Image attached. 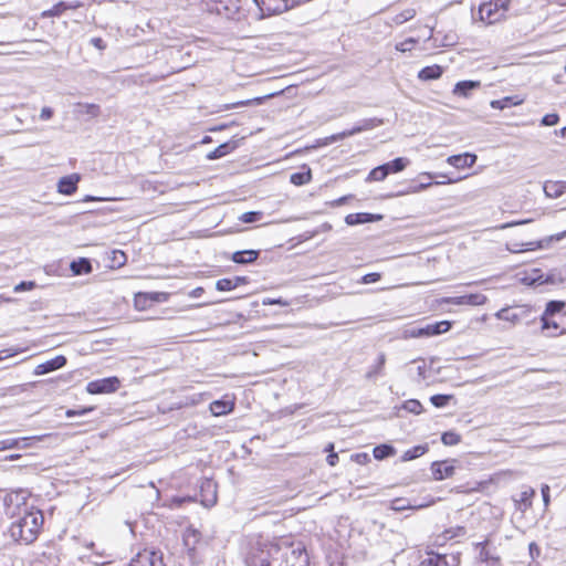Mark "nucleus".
<instances>
[{
	"instance_id": "nucleus-47",
	"label": "nucleus",
	"mask_w": 566,
	"mask_h": 566,
	"mask_svg": "<svg viewBox=\"0 0 566 566\" xmlns=\"http://www.w3.org/2000/svg\"><path fill=\"white\" fill-rule=\"evenodd\" d=\"M216 289L221 292L235 289V282L232 279H220L216 283Z\"/></svg>"
},
{
	"instance_id": "nucleus-38",
	"label": "nucleus",
	"mask_w": 566,
	"mask_h": 566,
	"mask_svg": "<svg viewBox=\"0 0 566 566\" xmlns=\"http://www.w3.org/2000/svg\"><path fill=\"white\" fill-rule=\"evenodd\" d=\"M395 454V448L389 444H380L374 449V457L377 460L386 459Z\"/></svg>"
},
{
	"instance_id": "nucleus-24",
	"label": "nucleus",
	"mask_w": 566,
	"mask_h": 566,
	"mask_svg": "<svg viewBox=\"0 0 566 566\" xmlns=\"http://www.w3.org/2000/svg\"><path fill=\"white\" fill-rule=\"evenodd\" d=\"M237 147L235 142H227L221 145H219L214 150L210 151L207 155V158L209 160L219 159L228 154H230L232 150H234Z\"/></svg>"
},
{
	"instance_id": "nucleus-43",
	"label": "nucleus",
	"mask_w": 566,
	"mask_h": 566,
	"mask_svg": "<svg viewBox=\"0 0 566 566\" xmlns=\"http://www.w3.org/2000/svg\"><path fill=\"white\" fill-rule=\"evenodd\" d=\"M402 408L410 413L419 415L422 412L423 408L419 400L409 399L403 402Z\"/></svg>"
},
{
	"instance_id": "nucleus-42",
	"label": "nucleus",
	"mask_w": 566,
	"mask_h": 566,
	"mask_svg": "<svg viewBox=\"0 0 566 566\" xmlns=\"http://www.w3.org/2000/svg\"><path fill=\"white\" fill-rule=\"evenodd\" d=\"M539 270L535 269L533 270L532 274L525 275L522 279V282L526 285H535V284H543L546 281L543 280V275L539 274Z\"/></svg>"
},
{
	"instance_id": "nucleus-53",
	"label": "nucleus",
	"mask_w": 566,
	"mask_h": 566,
	"mask_svg": "<svg viewBox=\"0 0 566 566\" xmlns=\"http://www.w3.org/2000/svg\"><path fill=\"white\" fill-rule=\"evenodd\" d=\"M558 120H559V116L555 113H552V114H546L542 118L541 123L544 126H554L558 123Z\"/></svg>"
},
{
	"instance_id": "nucleus-27",
	"label": "nucleus",
	"mask_w": 566,
	"mask_h": 566,
	"mask_svg": "<svg viewBox=\"0 0 566 566\" xmlns=\"http://www.w3.org/2000/svg\"><path fill=\"white\" fill-rule=\"evenodd\" d=\"M451 328V324L448 321L437 322L434 324H428L424 326L426 336L440 335L448 332Z\"/></svg>"
},
{
	"instance_id": "nucleus-13",
	"label": "nucleus",
	"mask_w": 566,
	"mask_h": 566,
	"mask_svg": "<svg viewBox=\"0 0 566 566\" xmlns=\"http://www.w3.org/2000/svg\"><path fill=\"white\" fill-rule=\"evenodd\" d=\"M535 495V490L531 486H525L521 493L514 497L515 507L521 512H525L532 506V499Z\"/></svg>"
},
{
	"instance_id": "nucleus-3",
	"label": "nucleus",
	"mask_w": 566,
	"mask_h": 566,
	"mask_svg": "<svg viewBox=\"0 0 566 566\" xmlns=\"http://www.w3.org/2000/svg\"><path fill=\"white\" fill-rule=\"evenodd\" d=\"M258 8L259 19L281 14L291 8V0H252Z\"/></svg>"
},
{
	"instance_id": "nucleus-54",
	"label": "nucleus",
	"mask_w": 566,
	"mask_h": 566,
	"mask_svg": "<svg viewBox=\"0 0 566 566\" xmlns=\"http://www.w3.org/2000/svg\"><path fill=\"white\" fill-rule=\"evenodd\" d=\"M263 305H281V306H289L290 305V302L286 301V300H283L281 297L279 298H271V297H266L263 300Z\"/></svg>"
},
{
	"instance_id": "nucleus-7",
	"label": "nucleus",
	"mask_w": 566,
	"mask_h": 566,
	"mask_svg": "<svg viewBox=\"0 0 566 566\" xmlns=\"http://www.w3.org/2000/svg\"><path fill=\"white\" fill-rule=\"evenodd\" d=\"M382 124V120L379 118H366L355 125L353 128L338 133L332 137L333 140H340L346 137L354 136L361 132L371 130Z\"/></svg>"
},
{
	"instance_id": "nucleus-55",
	"label": "nucleus",
	"mask_w": 566,
	"mask_h": 566,
	"mask_svg": "<svg viewBox=\"0 0 566 566\" xmlns=\"http://www.w3.org/2000/svg\"><path fill=\"white\" fill-rule=\"evenodd\" d=\"M113 262L116 263L118 266L125 264L126 262V255L120 250L113 251Z\"/></svg>"
},
{
	"instance_id": "nucleus-12",
	"label": "nucleus",
	"mask_w": 566,
	"mask_h": 566,
	"mask_svg": "<svg viewBox=\"0 0 566 566\" xmlns=\"http://www.w3.org/2000/svg\"><path fill=\"white\" fill-rule=\"evenodd\" d=\"M78 181L80 176L77 174L64 176L57 182V191L62 195L70 196L76 191Z\"/></svg>"
},
{
	"instance_id": "nucleus-34",
	"label": "nucleus",
	"mask_w": 566,
	"mask_h": 566,
	"mask_svg": "<svg viewBox=\"0 0 566 566\" xmlns=\"http://www.w3.org/2000/svg\"><path fill=\"white\" fill-rule=\"evenodd\" d=\"M427 451H428L427 444H419V446H416V447L405 451L401 459H402V461H411V460H415V459L423 455Z\"/></svg>"
},
{
	"instance_id": "nucleus-63",
	"label": "nucleus",
	"mask_w": 566,
	"mask_h": 566,
	"mask_svg": "<svg viewBox=\"0 0 566 566\" xmlns=\"http://www.w3.org/2000/svg\"><path fill=\"white\" fill-rule=\"evenodd\" d=\"M528 551L532 559H535L541 554V549L535 542L530 543Z\"/></svg>"
},
{
	"instance_id": "nucleus-56",
	"label": "nucleus",
	"mask_w": 566,
	"mask_h": 566,
	"mask_svg": "<svg viewBox=\"0 0 566 566\" xmlns=\"http://www.w3.org/2000/svg\"><path fill=\"white\" fill-rule=\"evenodd\" d=\"M19 441L13 438L4 439L0 441V450L13 449L18 446Z\"/></svg>"
},
{
	"instance_id": "nucleus-28",
	"label": "nucleus",
	"mask_w": 566,
	"mask_h": 566,
	"mask_svg": "<svg viewBox=\"0 0 566 566\" xmlns=\"http://www.w3.org/2000/svg\"><path fill=\"white\" fill-rule=\"evenodd\" d=\"M71 271L74 275H82L92 272V264L88 259L81 258L71 263Z\"/></svg>"
},
{
	"instance_id": "nucleus-8",
	"label": "nucleus",
	"mask_w": 566,
	"mask_h": 566,
	"mask_svg": "<svg viewBox=\"0 0 566 566\" xmlns=\"http://www.w3.org/2000/svg\"><path fill=\"white\" fill-rule=\"evenodd\" d=\"M429 30L430 34L428 36V40L432 41V45L434 48L452 46L458 43V35L454 31H448L444 33H442V31H438L434 35V28L430 27Z\"/></svg>"
},
{
	"instance_id": "nucleus-4",
	"label": "nucleus",
	"mask_w": 566,
	"mask_h": 566,
	"mask_svg": "<svg viewBox=\"0 0 566 566\" xmlns=\"http://www.w3.org/2000/svg\"><path fill=\"white\" fill-rule=\"evenodd\" d=\"M120 381L117 377H107L92 380L86 385V391L91 395L111 394L119 388Z\"/></svg>"
},
{
	"instance_id": "nucleus-9",
	"label": "nucleus",
	"mask_w": 566,
	"mask_h": 566,
	"mask_svg": "<svg viewBox=\"0 0 566 566\" xmlns=\"http://www.w3.org/2000/svg\"><path fill=\"white\" fill-rule=\"evenodd\" d=\"M454 462H455V460H452V461L446 460V461L433 462L431 465L433 479L437 481H441V480L453 476V474L455 472Z\"/></svg>"
},
{
	"instance_id": "nucleus-57",
	"label": "nucleus",
	"mask_w": 566,
	"mask_h": 566,
	"mask_svg": "<svg viewBox=\"0 0 566 566\" xmlns=\"http://www.w3.org/2000/svg\"><path fill=\"white\" fill-rule=\"evenodd\" d=\"M94 410V407H87L82 409H70L66 411V417H73V416H83L87 412H91Z\"/></svg>"
},
{
	"instance_id": "nucleus-44",
	"label": "nucleus",
	"mask_w": 566,
	"mask_h": 566,
	"mask_svg": "<svg viewBox=\"0 0 566 566\" xmlns=\"http://www.w3.org/2000/svg\"><path fill=\"white\" fill-rule=\"evenodd\" d=\"M441 441L446 446H455L461 441V437L457 432L447 431L442 433Z\"/></svg>"
},
{
	"instance_id": "nucleus-19",
	"label": "nucleus",
	"mask_w": 566,
	"mask_h": 566,
	"mask_svg": "<svg viewBox=\"0 0 566 566\" xmlns=\"http://www.w3.org/2000/svg\"><path fill=\"white\" fill-rule=\"evenodd\" d=\"M486 302V296L481 293H473L451 298V303L455 305H483Z\"/></svg>"
},
{
	"instance_id": "nucleus-52",
	"label": "nucleus",
	"mask_w": 566,
	"mask_h": 566,
	"mask_svg": "<svg viewBox=\"0 0 566 566\" xmlns=\"http://www.w3.org/2000/svg\"><path fill=\"white\" fill-rule=\"evenodd\" d=\"M333 450H334V444L333 443H328L326 446V448H325V451L329 452V454L326 458V461L332 467H334L337 463V461H338V454L335 453Z\"/></svg>"
},
{
	"instance_id": "nucleus-23",
	"label": "nucleus",
	"mask_w": 566,
	"mask_h": 566,
	"mask_svg": "<svg viewBox=\"0 0 566 566\" xmlns=\"http://www.w3.org/2000/svg\"><path fill=\"white\" fill-rule=\"evenodd\" d=\"M442 73L443 69L440 65L434 64L421 69L418 73V78L420 81H433L440 78Z\"/></svg>"
},
{
	"instance_id": "nucleus-45",
	"label": "nucleus",
	"mask_w": 566,
	"mask_h": 566,
	"mask_svg": "<svg viewBox=\"0 0 566 566\" xmlns=\"http://www.w3.org/2000/svg\"><path fill=\"white\" fill-rule=\"evenodd\" d=\"M262 212L260 211H249L241 214L239 218L244 223H253L260 221L262 219Z\"/></svg>"
},
{
	"instance_id": "nucleus-40",
	"label": "nucleus",
	"mask_w": 566,
	"mask_h": 566,
	"mask_svg": "<svg viewBox=\"0 0 566 566\" xmlns=\"http://www.w3.org/2000/svg\"><path fill=\"white\" fill-rule=\"evenodd\" d=\"M312 179L311 170L306 172H294L290 177V181L295 186L308 184Z\"/></svg>"
},
{
	"instance_id": "nucleus-30",
	"label": "nucleus",
	"mask_w": 566,
	"mask_h": 566,
	"mask_svg": "<svg viewBox=\"0 0 566 566\" xmlns=\"http://www.w3.org/2000/svg\"><path fill=\"white\" fill-rule=\"evenodd\" d=\"M386 364V355L380 353L377 357L376 364L370 367V369L366 373L367 379H375L377 376L382 375L384 367Z\"/></svg>"
},
{
	"instance_id": "nucleus-37",
	"label": "nucleus",
	"mask_w": 566,
	"mask_h": 566,
	"mask_svg": "<svg viewBox=\"0 0 566 566\" xmlns=\"http://www.w3.org/2000/svg\"><path fill=\"white\" fill-rule=\"evenodd\" d=\"M539 248H542L541 241H531L527 243H514L513 248H511L510 250L514 253H520L523 251H533Z\"/></svg>"
},
{
	"instance_id": "nucleus-41",
	"label": "nucleus",
	"mask_w": 566,
	"mask_h": 566,
	"mask_svg": "<svg viewBox=\"0 0 566 566\" xmlns=\"http://www.w3.org/2000/svg\"><path fill=\"white\" fill-rule=\"evenodd\" d=\"M416 15V10L413 8H408L401 11L400 13L396 14L392 18V21L396 24H402L409 20H411Z\"/></svg>"
},
{
	"instance_id": "nucleus-1",
	"label": "nucleus",
	"mask_w": 566,
	"mask_h": 566,
	"mask_svg": "<svg viewBox=\"0 0 566 566\" xmlns=\"http://www.w3.org/2000/svg\"><path fill=\"white\" fill-rule=\"evenodd\" d=\"M249 566H308V556L298 544L289 538L259 542L249 557Z\"/></svg>"
},
{
	"instance_id": "nucleus-39",
	"label": "nucleus",
	"mask_w": 566,
	"mask_h": 566,
	"mask_svg": "<svg viewBox=\"0 0 566 566\" xmlns=\"http://www.w3.org/2000/svg\"><path fill=\"white\" fill-rule=\"evenodd\" d=\"M387 168L384 165L374 168L369 172L367 181H382L388 176Z\"/></svg>"
},
{
	"instance_id": "nucleus-6",
	"label": "nucleus",
	"mask_w": 566,
	"mask_h": 566,
	"mask_svg": "<svg viewBox=\"0 0 566 566\" xmlns=\"http://www.w3.org/2000/svg\"><path fill=\"white\" fill-rule=\"evenodd\" d=\"M129 566H164L163 553L154 549H144L132 559Z\"/></svg>"
},
{
	"instance_id": "nucleus-2",
	"label": "nucleus",
	"mask_w": 566,
	"mask_h": 566,
	"mask_svg": "<svg viewBox=\"0 0 566 566\" xmlns=\"http://www.w3.org/2000/svg\"><path fill=\"white\" fill-rule=\"evenodd\" d=\"M43 525V515L41 511L23 509V513L11 523L8 532L15 542L30 544L34 542Z\"/></svg>"
},
{
	"instance_id": "nucleus-46",
	"label": "nucleus",
	"mask_w": 566,
	"mask_h": 566,
	"mask_svg": "<svg viewBox=\"0 0 566 566\" xmlns=\"http://www.w3.org/2000/svg\"><path fill=\"white\" fill-rule=\"evenodd\" d=\"M417 506L411 505L406 499H395L391 502V509L397 512L405 511L407 509H416Z\"/></svg>"
},
{
	"instance_id": "nucleus-61",
	"label": "nucleus",
	"mask_w": 566,
	"mask_h": 566,
	"mask_svg": "<svg viewBox=\"0 0 566 566\" xmlns=\"http://www.w3.org/2000/svg\"><path fill=\"white\" fill-rule=\"evenodd\" d=\"M379 280H380V274L379 273H368V274L363 276L361 282L364 284H370V283H375V282H377Z\"/></svg>"
},
{
	"instance_id": "nucleus-20",
	"label": "nucleus",
	"mask_w": 566,
	"mask_h": 566,
	"mask_svg": "<svg viewBox=\"0 0 566 566\" xmlns=\"http://www.w3.org/2000/svg\"><path fill=\"white\" fill-rule=\"evenodd\" d=\"M544 192L549 198H558L566 192V182L565 181H546L544 184Z\"/></svg>"
},
{
	"instance_id": "nucleus-59",
	"label": "nucleus",
	"mask_w": 566,
	"mask_h": 566,
	"mask_svg": "<svg viewBox=\"0 0 566 566\" xmlns=\"http://www.w3.org/2000/svg\"><path fill=\"white\" fill-rule=\"evenodd\" d=\"M84 112L91 116H97L99 114V106L96 104H84L81 105Z\"/></svg>"
},
{
	"instance_id": "nucleus-22",
	"label": "nucleus",
	"mask_w": 566,
	"mask_h": 566,
	"mask_svg": "<svg viewBox=\"0 0 566 566\" xmlns=\"http://www.w3.org/2000/svg\"><path fill=\"white\" fill-rule=\"evenodd\" d=\"M259 256L256 250H243L237 251L232 254L231 260L238 264H250L253 263Z\"/></svg>"
},
{
	"instance_id": "nucleus-17",
	"label": "nucleus",
	"mask_w": 566,
	"mask_h": 566,
	"mask_svg": "<svg viewBox=\"0 0 566 566\" xmlns=\"http://www.w3.org/2000/svg\"><path fill=\"white\" fill-rule=\"evenodd\" d=\"M199 541H200V533L197 530H195L192 527H188L184 531L182 542H184L185 548L188 551L189 556L193 555V553L196 551V546Z\"/></svg>"
},
{
	"instance_id": "nucleus-58",
	"label": "nucleus",
	"mask_w": 566,
	"mask_h": 566,
	"mask_svg": "<svg viewBox=\"0 0 566 566\" xmlns=\"http://www.w3.org/2000/svg\"><path fill=\"white\" fill-rule=\"evenodd\" d=\"M407 337L418 338V337H424V327H418V328H411L406 331Z\"/></svg>"
},
{
	"instance_id": "nucleus-35",
	"label": "nucleus",
	"mask_w": 566,
	"mask_h": 566,
	"mask_svg": "<svg viewBox=\"0 0 566 566\" xmlns=\"http://www.w3.org/2000/svg\"><path fill=\"white\" fill-rule=\"evenodd\" d=\"M495 316L499 318V319H502V321H507V322H511V323H517L521 321L522 318V314L520 313H516V312H513L511 311L510 308H502L500 310Z\"/></svg>"
},
{
	"instance_id": "nucleus-25",
	"label": "nucleus",
	"mask_w": 566,
	"mask_h": 566,
	"mask_svg": "<svg viewBox=\"0 0 566 566\" xmlns=\"http://www.w3.org/2000/svg\"><path fill=\"white\" fill-rule=\"evenodd\" d=\"M233 409V402L224 400H214L210 403V411L213 416H224L231 412Z\"/></svg>"
},
{
	"instance_id": "nucleus-29",
	"label": "nucleus",
	"mask_w": 566,
	"mask_h": 566,
	"mask_svg": "<svg viewBox=\"0 0 566 566\" xmlns=\"http://www.w3.org/2000/svg\"><path fill=\"white\" fill-rule=\"evenodd\" d=\"M522 102L523 99H520L517 96H505L501 99L492 101L490 105L494 109H504L511 106L520 105Z\"/></svg>"
},
{
	"instance_id": "nucleus-21",
	"label": "nucleus",
	"mask_w": 566,
	"mask_h": 566,
	"mask_svg": "<svg viewBox=\"0 0 566 566\" xmlns=\"http://www.w3.org/2000/svg\"><path fill=\"white\" fill-rule=\"evenodd\" d=\"M481 86L479 81H460L454 85L453 94L462 97H468L473 90Z\"/></svg>"
},
{
	"instance_id": "nucleus-49",
	"label": "nucleus",
	"mask_w": 566,
	"mask_h": 566,
	"mask_svg": "<svg viewBox=\"0 0 566 566\" xmlns=\"http://www.w3.org/2000/svg\"><path fill=\"white\" fill-rule=\"evenodd\" d=\"M446 560V555H434L424 559L421 566H443L441 563Z\"/></svg>"
},
{
	"instance_id": "nucleus-64",
	"label": "nucleus",
	"mask_w": 566,
	"mask_h": 566,
	"mask_svg": "<svg viewBox=\"0 0 566 566\" xmlns=\"http://www.w3.org/2000/svg\"><path fill=\"white\" fill-rule=\"evenodd\" d=\"M21 350L19 349H2L0 350V360H3L8 357L14 356L19 354Z\"/></svg>"
},
{
	"instance_id": "nucleus-15",
	"label": "nucleus",
	"mask_w": 566,
	"mask_h": 566,
	"mask_svg": "<svg viewBox=\"0 0 566 566\" xmlns=\"http://www.w3.org/2000/svg\"><path fill=\"white\" fill-rule=\"evenodd\" d=\"M479 14L480 19L482 21L488 22L489 24H492L496 21H499L503 17V12L495 9L491 2L483 3L479 8Z\"/></svg>"
},
{
	"instance_id": "nucleus-36",
	"label": "nucleus",
	"mask_w": 566,
	"mask_h": 566,
	"mask_svg": "<svg viewBox=\"0 0 566 566\" xmlns=\"http://www.w3.org/2000/svg\"><path fill=\"white\" fill-rule=\"evenodd\" d=\"M564 307L565 302L563 301H549L546 305V308L542 317H553L555 314L559 313Z\"/></svg>"
},
{
	"instance_id": "nucleus-33",
	"label": "nucleus",
	"mask_w": 566,
	"mask_h": 566,
	"mask_svg": "<svg viewBox=\"0 0 566 566\" xmlns=\"http://www.w3.org/2000/svg\"><path fill=\"white\" fill-rule=\"evenodd\" d=\"M408 164H409V160L407 158L398 157L389 163L384 164V166L388 167L387 172L389 175V174H396V172L402 171L407 167Z\"/></svg>"
},
{
	"instance_id": "nucleus-32",
	"label": "nucleus",
	"mask_w": 566,
	"mask_h": 566,
	"mask_svg": "<svg viewBox=\"0 0 566 566\" xmlns=\"http://www.w3.org/2000/svg\"><path fill=\"white\" fill-rule=\"evenodd\" d=\"M76 8V6H70L66 2H59L55 6H53L51 9L45 10L42 12L43 18H52V17H60L64 11L69 9Z\"/></svg>"
},
{
	"instance_id": "nucleus-11",
	"label": "nucleus",
	"mask_w": 566,
	"mask_h": 566,
	"mask_svg": "<svg viewBox=\"0 0 566 566\" xmlns=\"http://www.w3.org/2000/svg\"><path fill=\"white\" fill-rule=\"evenodd\" d=\"M161 293H143L139 292L134 297V306L138 311H145L150 307L154 303L161 301Z\"/></svg>"
},
{
	"instance_id": "nucleus-16",
	"label": "nucleus",
	"mask_w": 566,
	"mask_h": 566,
	"mask_svg": "<svg viewBox=\"0 0 566 566\" xmlns=\"http://www.w3.org/2000/svg\"><path fill=\"white\" fill-rule=\"evenodd\" d=\"M447 161L451 166H453V167H455L458 169H462V168H465V167H472L475 164V161H476V155L469 154V153H464V154H460V155H453V156H450L447 159Z\"/></svg>"
},
{
	"instance_id": "nucleus-50",
	"label": "nucleus",
	"mask_w": 566,
	"mask_h": 566,
	"mask_svg": "<svg viewBox=\"0 0 566 566\" xmlns=\"http://www.w3.org/2000/svg\"><path fill=\"white\" fill-rule=\"evenodd\" d=\"M417 43V40L413 38H409L396 45V50L400 52H407L412 49V46Z\"/></svg>"
},
{
	"instance_id": "nucleus-60",
	"label": "nucleus",
	"mask_w": 566,
	"mask_h": 566,
	"mask_svg": "<svg viewBox=\"0 0 566 566\" xmlns=\"http://www.w3.org/2000/svg\"><path fill=\"white\" fill-rule=\"evenodd\" d=\"M490 2L495 9L504 13L509 8L510 0H492Z\"/></svg>"
},
{
	"instance_id": "nucleus-10",
	"label": "nucleus",
	"mask_w": 566,
	"mask_h": 566,
	"mask_svg": "<svg viewBox=\"0 0 566 566\" xmlns=\"http://www.w3.org/2000/svg\"><path fill=\"white\" fill-rule=\"evenodd\" d=\"M66 357L63 355H57L56 357L46 360L42 364H39L34 369V375H45L51 371L57 370L66 365Z\"/></svg>"
},
{
	"instance_id": "nucleus-62",
	"label": "nucleus",
	"mask_w": 566,
	"mask_h": 566,
	"mask_svg": "<svg viewBox=\"0 0 566 566\" xmlns=\"http://www.w3.org/2000/svg\"><path fill=\"white\" fill-rule=\"evenodd\" d=\"M54 112L51 107H48V106H44L42 109H41V113H40V119L41 120H49L52 118Z\"/></svg>"
},
{
	"instance_id": "nucleus-26",
	"label": "nucleus",
	"mask_w": 566,
	"mask_h": 566,
	"mask_svg": "<svg viewBox=\"0 0 566 566\" xmlns=\"http://www.w3.org/2000/svg\"><path fill=\"white\" fill-rule=\"evenodd\" d=\"M541 321L543 329H554V332L548 334L549 336H558L566 333V327L552 317H541Z\"/></svg>"
},
{
	"instance_id": "nucleus-14",
	"label": "nucleus",
	"mask_w": 566,
	"mask_h": 566,
	"mask_svg": "<svg viewBox=\"0 0 566 566\" xmlns=\"http://www.w3.org/2000/svg\"><path fill=\"white\" fill-rule=\"evenodd\" d=\"M213 10L218 14L232 17L240 11V0H217Z\"/></svg>"
},
{
	"instance_id": "nucleus-31",
	"label": "nucleus",
	"mask_w": 566,
	"mask_h": 566,
	"mask_svg": "<svg viewBox=\"0 0 566 566\" xmlns=\"http://www.w3.org/2000/svg\"><path fill=\"white\" fill-rule=\"evenodd\" d=\"M87 548L92 549L94 554L96 555V559L94 560L95 564H106L108 558L112 557V554L109 549L103 547L99 548L94 542H91L86 545Z\"/></svg>"
},
{
	"instance_id": "nucleus-48",
	"label": "nucleus",
	"mask_w": 566,
	"mask_h": 566,
	"mask_svg": "<svg viewBox=\"0 0 566 566\" xmlns=\"http://www.w3.org/2000/svg\"><path fill=\"white\" fill-rule=\"evenodd\" d=\"M451 398V395H433L430 398V401L434 407L441 408L444 407Z\"/></svg>"
},
{
	"instance_id": "nucleus-51",
	"label": "nucleus",
	"mask_w": 566,
	"mask_h": 566,
	"mask_svg": "<svg viewBox=\"0 0 566 566\" xmlns=\"http://www.w3.org/2000/svg\"><path fill=\"white\" fill-rule=\"evenodd\" d=\"M34 287H35L34 281H22L13 287V291L15 293H20V292H24V291H31Z\"/></svg>"
},
{
	"instance_id": "nucleus-18",
	"label": "nucleus",
	"mask_w": 566,
	"mask_h": 566,
	"mask_svg": "<svg viewBox=\"0 0 566 566\" xmlns=\"http://www.w3.org/2000/svg\"><path fill=\"white\" fill-rule=\"evenodd\" d=\"M381 218H382V216H380V214L359 212V213L347 214L345 218V222L348 226H356V224H363V223L378 221Z\"/></svg>"
},
{
	"instance_id": "nucleus-5",
	"label": "nucleus",
	"mask_w": 566,
	"mask_h": 566,
	"mask_svg": "<svg viewBox=\"0 0 566 566\" xmlns=\"http://www.w3.org/2000/svg\"><path fill=\"white\" fill-rule=\"evenodd\" d=\"M28 497L29 493L24 490L7 493L3 497L6 513L10 516H14L18 511L20 512L21 505H25Z\"/></svg>"
}]
</instances>
